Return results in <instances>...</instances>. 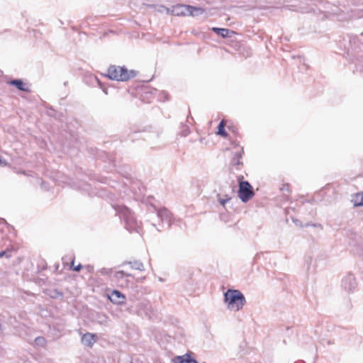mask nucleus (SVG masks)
Here are the masks:
<instances>
[{
	"instance_id": "obj_18",
	"label": "nucleus",
	"mask_w": 363,
	"mask_h": 363,
	"mask_svg": "<svg viewBox=\"0 0 363 363\" xmlns=\"http://www.w3.org/2000/svg\"><path fill=\"white\" fill-rule=\"evenodd\" d=\"M355 206H363V193H358L354 199Z\"/></svg>"
},
{
	"instance_id": "obj_28",
	"label": "nucleus",
	"mask_w": 363,
	"mask_h": 363,
	"mask_svg": "<svg viewBox=\"0 0 363 363\" xmlns=\"http://www.w3.org/2000/svg\"><path fill=\"white\" fill-rule=\"evenodd\" d=\"M86 268L89 272H94V267L91 265L86 266Z\"/></svg>"
},
{
	"instance_id": "obj_22",
	"label": "nucleus",
	"mask_w": 363,
	"mask_h": 363,
	"mask_svg": "<svg viewBox=\"0 0 363 363\" xmlns=\"http://www.w3.org/2000/svg\"><path fill=\"white\" fill-rule=\"evenodd\" d=\"M172 363H184V355L177 356L172 360Z\"/></svg>"
},
{
	"instance_id": "obj_13",
	"label": "nucleus",
	"mask_w": 363,
	"mask_h": 363,
	"mask_svg": "<svg viewBox=\"0 0 363 363\" xmlns=\"http://www.w3.org/2000/svg\"><path fill=\"white\" fill-rule=\"evenodd\" d=\"M126 264H129L130 267L133 269H137L139 271L145 270L144 265L140 261L135 260L133 262H123L122 265H125Z\"/></svg>"
},
{
	"instance_id": "obj_26",
	"label": "nucleus",
	"mask_w": 363,
	"mask_h": 363,
	"mask_svg": "<svg viewBox=\"0 0 363 363\" xmlns=\"http://www.w3.org/2000/svg\"><path fill=\"white\" fill-rule=\"evenodd\" d=\"M230 199L227 195L225 196V199H219V202L222 206H225L228 201Z\"/></svg>"
},
{
	"instance_id": "obj_11",
	"label": "nucleus",
	"mask_w": 363,
	"mask_h": 363,
	"mask_svg": "<svg viewBox=\"0 0 363 363\" xmlns=\"http://www.w3.org/2000/svg\"><path fill=\"white\" fill-rule=\"evenodd\" d=\"M94 337H95V335L94 334L87 333L82 336V342L84 345L91 347L95 341Z\"/></svg>"
},
{
	"instance_id": "obj_4",
	"label": "nucleus",
	"mask_w": 363,
	"mask_h": 363,
	"mask_svg": "<svg viewBox=\"0 0 363 363\" xmlns=\"http://www.w3.org/2000/svg\"><path fill=\"white\" fill-rule=\"evenodd\" d=\"M243 176L238 177V196L243 203H247L254 195V189L247 181H243Z\"/></svg>"
},
{
	"instance_id": "obj_23",
	"label": "nucleus",
	"mask_w": 363,
	"mask_h": 363,
	"mask_svg": "<svg viewBox=\"0 0 363 363\" xmlns=\"http://www.w3.org/2000/svg\"><path fill=\"white\" fill-rule=\"evenodd\" d=\"M3 257H6V258H10L11 257V252L10 250H4L0 252V258Z\"/></svg>"
},
{
	"instance_id": "obj_15",
	"label": "nucleus",
	"mask_w": 363,
	"mask_h": 363,
	"mask_svg": "<svg viewBox=\"0 0 363 363\" xmlns=\"http://www.w3.org/2000/svg\"><path fill=\"white\" fill-rule=\"evenodd\" d=\"M212 30L214 33H216V34L222 36L223 38L228 37L230 32H231L229 29H227V28H216V27H213L212 28Z\"/></svg>"
},
{
	"instance_id": "obj_7",
	"label": "nucleus",
	"mask_w": 363,
	"mask_h": 363,
	"mask_svg": "<svg viewBox=\"0 0 363 363\" xmlns=\"http://www.w3.org/2000/svg\"><path fill=\"white\" fill-rule=\"evenodd\" d=\"M342 285L347 291H352L356 287V281L354 277L352 274L346 275L342 281Z\"/></svg>"
},
{
	"instance_id": "obj_9",
	"label": "nucleus",
	"mask_w": 363,
	"mask_h": 363,
	"mask_svg": "<svg viewBox=\"0 0 363 363\" xmlns=\"http://www.w3.org/2000/svg\"><path fill=\"white\" fill-rule=\"evenodd\" d=\"M189 5L178 4L172 7L171 11L174 16L189 15Z\"/></svg>"
},
{
	"instance_id": "obj_3",
	"label": "nucleus",
	"mask_w": 363,
	"mask_h": 363,
	"mask_svg": "<svg viewBox=\"0 0 363 363\" xmlns=\"http://www.w3.org/2000/svg\"><path fill=\"white\" fill-rule=\"evenodd\" d=\"M105 76L112 80L124 82L133 78L135 76V72L133 70L129 72L125 67L111 65L108 69V74Z\"/></svg>"
},
{
	"instance_id": "obj_31",
	"label": "nucleus",
	"mask_w": 363,
	"mask_h": 363,
	"mask_svg": "<svg viewBox=\"0 0 363 363\" xmlns=\"http://www.w3.org/2000/svg\"><path fill=\"white\" fill-rule=\"evenodd\" d=\"M296 221H298V220H294V223H296Z\"/></svg>"
},
{
	"instance_id": "obj_30",
	"label": "nucleus",
	"mask_w": 363,
	"mask_h": 363,
	"mask_svg": "<svg viewBox=\"0 0 363 363\" xmlns=\"http://www.w3.org/2000/svg\"><path fill=\"white\" fill-rule=\"evenodd\" d=\"M96 79L97 80V82H98V83L99 84V85L101 86V84H100L99 80L97 78H96Z\"/></svg>"
},
{
	"instance_id": "obj_20",
	"label": "nucleus",
	"mask_w": 363,
	"mask_h": 363,
	"mask_svg": "<svg viewBox=\"0 0 363 363\" xmlns=\"http://www.w3.org/2000/svg\"><path fill=\"white\" fill-rule=\"evenodd\" d=\"M184 363H199L196 359L192 358L189 354H184Z\"/></svg>"
},
{
	"instance_id": "obj_24",
	"label": "nucleus",
	"mask_w": 363,
	"mask_h": 363,
	"mask_svg": "<svg viewBox=\"0 0 363 363\" xmlns=\"http://www.w3.org/2000/svg\"><path fill=\"white\" fill-rule=\"evenodd\" d=\"M71 267L74 272H79L82 269V265L81 264H78L76 267H74V260L71 262Z\"/></svg>"
},
{
	"instance_id": "obj_17",
	"label": "nucleus",
	"mask_w": 363,
	"mask_h": 363,
	"mask_svg": "<svg viewBox=\"0 0 363 363\" xmlns=\"http://www.w3.org/2000/svg\"><path fill=\"white\" fill-rule=\"evenodd\" d=\"M225 123L223 120H222L218 126L217 134L222 137L226 138L228 135V133L225 130Z\"/></svg>"
},
{
	"instance_id": "obj_14",
	"label": "nucleus",
	"mask_w": 363,
	"mask_h": 363,
	"mask_svg": "<svg viewBox=\"0 0 363 363\" xmlns=\"http://www.w3.org/2000/svg\"><path fill=\"white\" fill-rule=\"evenodd\" d=\"M95 318L100 325H106L108 323V317L104 313H97Z\"/></svg>"
},
{
	"instance_id": "obj_25",
	"label": "nucleus",
	"mask_w": 363,
	"mask_h": 363,
	"mask_svg": "<svg viewBox=\"0 0 363 363\" xmlns=\"http://www.w3.org/2000/svg\"><path fill=\"white\" fill-rule=\"evenodd\" d=\"M100 272L101 274H110L112 272V269L108 268H102L100 270Z\"/></svg>"
},
{
	"instance_id": "obj_6",
	"label": "nucleus",
	"mask_w": 363,
	"mask_h": 363,
	"mask_svg": "<svg viewBox=\"0 0 363 363\" xmlns=\"http://www.w3.org/2000/svg\"><path fill=\"white\" fill-rule=\"evenodd\" d=\"M157 215L162 223H167L169 226L172 225V215L168 209L166 208H159L157 210Z\"/></svg>"
},
{
	"instance_id": "obj_1",
	"label": "nucleus",
	"mask_w": 363,
	"mask_h": 363,
	"mask_svg": "<svg viewBox=\"0 0 363 363\" xmlns=\"http://www.w3.org/2000/svg\"><path fill=\"white\" fill-rule=\"evenodd\" d=\"M116 214L124 220L125 227L129 232H139L140 222L138 221L134 213L125 206H114Z\"/></svg>"
},
{
	"instance_id": "obj_2",
	"label": "nucleus",
	"mask_w": 363,
	"mask_h": 363,
	"mask_svg": "<svg viewBox=\"0 0 363 363\" xmlns=\"http://www.w3.org/2000/svg\"><path fill=\"white\" fill-rule=\"evenodd\" d=\"M224 302L228 304V308L238 311L246 303L245 297L239 290L228 289L224 294Z\"/></svg>"
},
{
	"instance_id": "obj_29",
	"label": "nucleus",
	"mask_w": 363,
	"mask_h": 363,
	"mask_svg": "<svg viewBox=\"0 0 363 363\" xmlns=\"http://www.w3.org/2000/svg\"><path fill=\"white\" fill-rule=\"evenodd\" d=\"M184 132L185 133L184 135H187L189 134V130H184Z\"/></svg>"
},
{
	"instance_id": "obj_8",
	"label": "nucleus",
	"mask_w": 363,
	"mask_h": 363,
	"mask_svg": "<svg viewBox=\"0 0 363 363\" xmlns=\"http://www.w3.org/2000/svg\"><path fill=\"white\" fill-rule=\"evenodd\" d=\"M108 298L112 303L118 305L123 303L125 300V296L118 290H113Z\"/></svg>"
},
{
	"instance_id": "obj_19",
	"label": "nucleus",
	"mask_w": 363,
	"mask_h": 363,
	"mask_svg": "<svg viewBox=\"0 0 363 363\" xmlns=\"http://www.w3.org/2000/svg\"><path fill=\"white\" fill-rule=\"evenodd\" d=\"M114 277L116 279H122L124 277H132V274L125 272L124 271H118L115 273Z\"/></svg>"
},
{
	"instance_id": "obj_16",
	"label": "nucleus",
	"mask_w": 363,
	"mask_h": 363,
	"mask_svg": "<svg viewBox=\"0 0 363 363\" xmlns=\"http://www.w3.org/2000/svg\"><path fill=\"white\" fill-rule=\"evenodd\" d=\"M243 152V149L242 148L240 152H237L234 154V157L232 160V164L235 166H240L242 164V162L240 161V159L242 157V154Z\"/></svg>"
},
{
	"instance_id": "obj_10",
	"label": "nucleus",
	"mask_w": 363,
	"mask_h": 363,
	"mask_svg": "<svg viewBox=\"0 0 363 363\" xmlns=\"http://www.w3.org/2000/svg\"><path fill=\"white\" fill-rule=\"evenodd\" d=\"M11 85L14 86L16 87L18 90L26 91V92H30V89L28 87H26L23 81L19 79H13L11 80L9 82Z\"/></svg>"
},
{
	"instance_id": "obj_5",
	"label": "nucleus",
	"mask_w": 363,
	"mask_h": 363,
	"mask_svg": "<svg viewBox=\"0 0 363 363\" xmlns=\"http://www.w3.org/2000/svg\"><path fill=\"white\" fill-rule=\"evenodd\" d=\"M137 313L138 315L145 316L148 319H151L155 315L151 303L147 301H143L138 304Z\"/></svg>"
},
{
	"instance_id": "obj_12",
	"label": "nucleus",
	"mask_w": 363,
	"mask_h": 363,
	"mask_svg": "<svg viewBox=\"0 0 363 363\" xmlns=\"http://www.w3.org/2000/svg\"><path fill=\"white\" fill-rule=\"evenodd\" d=\"M189 15L192 16H196L203 14L205 12V9L199 6H194L189 5Z\"/></svg>"
},
{
	"instance_id": "obj_21",
	"label": "nucleus",
	"mask_w": 363,
	"mask_h": 363,
	"mask_svg": "<svg viewBox=\"0 0 363 363\" xmlns=\"http://www.w3.org/2000/svg\"><path fill=\"white\" fill-rule=\"evenodd\" d=\"M35 342L37 345L43 347L45 345L46 340L43 337H37L35 339Z\"/></svg>"
},
{
	"instance_id": "obj_27",
	"label": "nucleus",
	"mask_w": 363,
	"mask_h": 363,
	"mask_svg": "<svg viewBox=\"0 0 363 363\" xmlns=\"http://www.w3.org/2000/svg\"><path fill=\"white\" fill-rule=\"evenodd\" d=\"M305 226H314V227H316V226H318L320 228H322V225L320 224H314V223H308L305 225Z\"/></svg>"
}]
</instances>
